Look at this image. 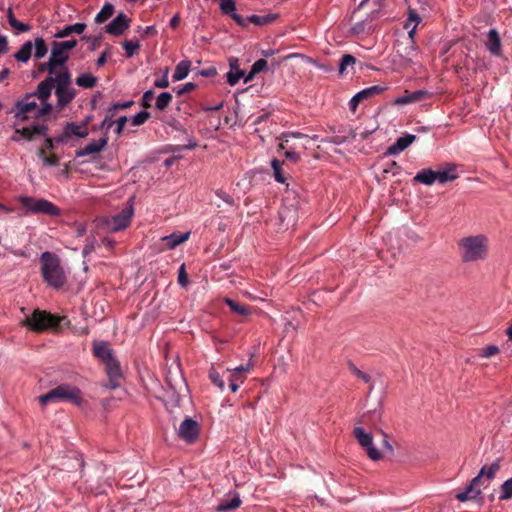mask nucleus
<instances>
[{"mask_svg": "<svg viewBox=\"0 0 512 512\" xmlns=\"http://www.w3.org/2000/svg\"><path fill=\"white\" fill-rule=\"evenodd\" d=\"M52 81L51 76L47 77L38 84L35 92L26 94L16 102L13 111L17 124L31 118H41L51 112L52 105L48 100L52 91Z\"/></svg>", "mask_w": 512, "mask_h": 512, "instance_id": "1", "label": "nucleus"}, {"mask_svg": "<svg viewBox=\"0 0 512 512\" xmlns=\"http://www.w3.org/2000/svg\"><path fill=\"white\" fill-rule=\"evenodd\" d=\"M461 260L464 263L482 262L489 256V238L485 234H474L458 242Z\"/></svg>", "mask_w": 512, "mask_h": 512, "instance_id": "2", "label": "nucleus"}, {"mask_svg": "<svg viewBox=\"0 0 512 512\" xmlns=\"http://www.w3.org/2000/svg\"><path fill=\"white\" fill-rule=\"evenodd\" d=\"M40 261L44 280L54 288L62 287L66 277L60 266L59 258L51 252H44L41 254Z\"/></svg>", "mask_w": 512, "mask_h": 512, "instance_id": "3", "label": "nucleus"}, {"mask_svg": "<svg viewBox=\"0 0 512 512\" xmlns=\"http://www.w3.org/2000/svg\"><path fill=\"white\" fill-rule=\"evenodd\" d=\"M41 404L59 402H71L75 405H80L82 402V394L78 387L71 384H61L51 389L44 395L39 397Z\"/></svg>", "mask_w": 512, "mask_h": 512, "instance_id": "4", "label": "nucleus"}, {"mask_svg": "<svg viewBox=\"0 0 512 512\" xmlns=\"http://www.w3.org/2000/svg\"><path fill=\"white\" fill-rule=\"evenodd\" d=\"M89 135V128L87 121L82 122H67L62 131L57 135V143L64 145L72 144L73 142L85 138Z\"/></svg>", "mask_w": 512, "mask_h": 512, "instance_id": "5", "label": "nucleus"}, {"mask_svg": "<svg viewBox=\"0 0 512 512\" xmlns=\"http://www.w3.org/2000/svg\"><path fill=\"white\" fill-rule=\"evenodd\" d=\"M23 324L33 331L55 328L60 324V318L41 310H35L23 320Z\"/></svg>", "mask_w": 512, "mask_h": 512, "instance_id": "6", "label": "nucleus"}, {"mask_svg": "<svg viewBox=\"0 0 512 512\" xmlns=\"http://www.w3.org/2000/svg\"><path fill=\"white\" fill-rule=\"evenodd\" d=\"M18 200L30 213L49 216H58L60 214V209L46 199L21 196Z\"/></svg>", "mask_w": 512, "mask_h": 512, "instance_id": "7", "label": "nucleus"}, {"mask_svg": "<svg viewBox=\"0 0 512 512\" xmlns=\"http://www.w3.org/2000/svg\"><path fill=\"white\" fill-rule=\"evenodd\" d=\"M134 215L132 203L126 206L119 213L108 217L104 220V224L108 231L117 232L126 229Z\"/></svg>", "mask_w": 512, "mask_h": 512, "instance_id": "8", "label": "nucleus"}, {"mask_svg": "<svg viewBox=\"0 0 512 512\" xmlns=\"http://www.w3.org/2000/svg\"><path fill=\"white\" fill-rule=\"evenodd\" d=\"M69 58V52L66 51L58 41H54L51 45V55L49 57L48 62L43 64L42 69H46L49 74L52 76V74L56 73V69L58 67L64 66L66 61Z\"/></svg>", "mask_w": 512, "mask_h": 512, "instance_id": "9", "label": "nucleus"}, {"mask_svg": "<svg viewBox=\"0 0 512 512\" xmlns=\"http://www.w3.org/2000/svg\"><path fill=\"white\" fill-rule=\"evenodd\" d=\"M416 32V25H412V28L408 31V42L404 47L397 49V55L400 58V65L403 68H407L414 63L415 58L418 55V51L414 42V35Z\"/></svg>", "mask_w": 512, "mask_h": 512, "instance_id": "10", "label": "nucleus"}, {"mask_svg": "<svg viewBox=\"0 0 512 512\" xmlns=\"http://www.w3.org/2000/svg\"><path fill=\"white\" fill-rule=\"evenodd\" d=\"M353 435L358 443L366 450L368 457L377 461L381 459V452L374 446L372 435L366 432L362 427H355Z\"/></svg>", "mask_w": 512, "mask_h": 512, "instance_id": "11", "label": "nucleus"}, {"mask_svg": "<svg viewBox=\"0 0 512 512\" xmlns=\"http://www.w3.org/2000/svg\"><path fill=\"white\" fill-rule=\"evenodd\" d=\"M47 126L43 124H33L23 128L16 127L11 141L21 142L22 140L30 141L36 136L46 135Z\"/></svg>", "mask_w": 512, "mask_h": 512, "instance_id": "12", "label": "nucleus"}, {"mask_svg": "<svg viewBox=\"0 0 512 512\" xmlns=\"http://www.w3.org/2000/svg\"><path fill=\"white\" fill-rule=\"evenodd\" d=\"M200 428L192 418L183 420L178 428V436L187 443H194L199 436Z\"/></svg>", "mask_w": 512, "mask_h": 512, "instance_id": "13", "label": "nucleus"}, {"mask_svg": "<svg viewBox=\"0 0 512 512\" xmlns=\"http://www.w3.org/2000/svg\"><path fill=\"white\" fill-rule=\"evenodd\" d=\"M294 138H308L307 135L302 133H287L284 134L281 138V142L279 144V148L281 150H285V157L292 161L297 162L299 160V154L295 151L298 146L295 144H291V140Z\"/></svg>", "mask_w": 512, "mask_h": 512, "instance_id": "14", "label": "nucleus"}, {"mask_svg": "<svg viewBox=\"0 0 512 512\" xmlns=\"http://www.w3.org/2000/svg\"><path fill=\"white\" fill-rule=\"evenodd\" d=\"M385 90L384 87L379 85H374L368 88H365L358 93H356L349 101V109L352 112H355L359 103L363 100L369 99L375 95L382 93Z\"/></svg>", "mask_w": 512, "mask_h": 512, "instance_id": "15", "label": "nucleus"}, {"mask_svg": "<svg viewBox=\"0 0 512 512\" xmlns=\"http://www.w3.org/2000/svg\"><path fill=\"white\" fill-rule=\"evenodd\" d=\"M431 97V93L427 90H417L414 92L405 91V93L394 100V104L398 106L407 105L424 101Z\"/></svg>", "mask_w": 512, "mask_h": 512, "instance_id": "16", "label": "nucleus"}, {"mask_svg": "<svg viewBox=\"0 0 512 512\" xmlns=\"http://www.w3.org/2000/svg\"><path fill=\"white\" fill-rule=\"evenodd\" d=\"M130 26V19L123 13L118 14L107 26L106 32L110 35H121Z\"/></svg>", "mask_w": 512, "mask_h": 512, "instance_id": "17", "label": "nucleus"}, {"mask_svg": "<svg viewBox=\"0 0 512 512\" xmlns=\"http://www.w3.org/2000/svg\"><path fill=\"white\" fill-rule=\"evenodd\" d=\"M55 95L57 97V109H62L68 105L75 97V90L72 87L56 86Z\"/></svg>", "mask_w": 512, "mask_h": 512, "instance_id": "18", "label": "nucleus"}, {"mask_svg": "<svg viewBox=\"0 0 512 512\" xmlns=\"http://www.w3.org/2000/svg\"><path fill=\"white\" fill-rule=\"evenodd\" d=\"M107 145V138L93 140L82 149L76 151V157L81 158L101 152Z\"/></svg>", "mask_w": 512, "mask_h": 512, "instance_id": "19", "label": "nucleus"}, {"mask_svg": "<svg viewBox=\"0 0 512 512\" xmlns=\"http://www.w3.org/2000/svg\"><path fill=\"white\" fill-rule=\"evenodd\" d=\"M416 139V136L413 134H405L402 137H399L394 144L388 147L387 153L389 155L396 156L408 148Z\"/></svg>", "mask_w": 512, "mask_h": 512, "instance_id": "20", "label": "nucleus"}, {"mask_svg": "<svg viewBox=\"0 0 512 512\" xmlns=\"http://www.w3.org/2000/svg\"><path fill=\"white\" fill-rule=\"evenodd\" d=\"M93 354L103 363L114 357L112 349L104 341H95L93 343Z\"/></svg>", "mask_w": 512, "mask_h": 512, "instance_id": "21", "label": "nucleus"}, {"mask_svg": "<svg viewBox=\"0 0 512 512\" xmlns=\"http://www.w3.org/2000/svg\"><path fill=\"white\" fill-rule=\"evenodd\" d=\"M373 30H374L373 17L369 15L365 19H363L359 22H356L351 27L350 31L355 36H361V35L370 34Z\"/></svg>", "mask_w": 512, "mask_h": 512, "instance_id": "22", "label": "nucleus"}, {"mask_svg": "<svg viewBox=\"0 0 512 512\" xmlns=\"http://www.w3.org/2000/svg\"><path fill=\"white\" fill-rule=\"evenodd\" d=\"M458 177L456 168L454 165H447L441 170L435 171L436 182L439 184H444L450 181L455 180Z\"/></svg>", "mask_w": 512, "mask_h": 512, "instance_id": "23", "label": "nucleus"}, {"mask_svg": "<svg viewBox=\"0 0 512 512\" xmlns=\"http://www.w3.org/2000/svg\"><path fill=\"white\" fill-rule=\"evenodd\" d=\"M86 29V24L79 22L72 25H67L61 29H58L54 34L57 39H62L70 36L71 34H82Z\"/></svg>", "mask_w": 512, "mask_h": 512, "instance_id": "24", "label": "nucleus"}, {"mask_svg": "<svg viewBox=\"0 0 512 512\" xmlns=\"http://www.w3.org/2000/svg\"><path fill=\"white\" fill-rule=\"evenodd\" d=\"M190 237V232L185 233H173L168 236H164L161 238L162 242L165 243V246L172 250L176 248L178 245L187 241Z\"/></svg>", "mask_w": 512, "mask_h": 512, "instance_id": "25", "label": "nucleus"}, {"mask_svg": "<svg viewBox=\"0 0 512 512\" xmlns=\"http://www.w3.org/2000/svg\"><path fill=\"white\" fill-rule=\"evenodd\" d=\"M479 482V476L473 478L471 483L466 487L463 492H460L456 495V498L460 502H465L467 500L473 499L480 494L479 489H475V485Z\"/></svg>", "mask_w": 512, "mask_h": 512, "instance_id": "26", "label": "nucleus"}, {"mask_svg": "<svg viewBox=\"0 0 512 512\" xmlns=\"http://www.w3.org/2000/svg\"><path fill=\"white\" fill-rule=\"evenodd\" d=\"M487 48L490 53L495 56H499L501 54V42L495 29H491L488 33Z\"/></svg>", "mask_w": 512, "mask_h": 512, "instance_id": "27", "label": "nucleus"}, {"mask_svg": "<svg viewBox=\"0 0 512 512\" xmlns=\"http://www.w3.org/2000/svg\"><path fill=\"white\" fill-rule=\"evenodd\" d=\"M244 76V72L238 67L237 65V59H231L230 60V70L227 73V82L234 86L236 85L239 80Z\"/></svg>", "mask_w": 512, "mask_h": 512, "instance_id": "28", "label": "nucleus"}, {"mask_svg": "<svg viewBox=\"0 0 512 512\" xmlns=\"http://www.w3.org/2000/svg\"><path fill=\"white\" fill-rule=\"evenodd\" d=\"M414 181L431 186L436 183L435 171L432 169H422L413 178Z\"/></svg>", "mask_w": 512, "mask_h": 512, "instance_id": "29", "label": "nucleus"}, {"mask_svg": "<svg viewBox=\"0 0 512 512\" xmlns=\"http://www.w3.org/2000/svg\"><path fill=\"white\" fill-rule=\"evenodd\" d=\"M33 51V42L32 41H26L22 44L20 49L14 54V58L22 63H27L29 59L31 58Z\"/></svg>", "mask_w": 512, "mask_h": 512, "instance_id": "30", "label": "nucleus"}, {"mask_svg": "<svg viewBox=\"0 0 512 512\" xmlns=\"http://www.w3.org/2000/svg\"><path fill=\"white\" fill-rule=\"evenodd\" d=\"M54 75L55 77H52V86L56 84V86L71 87V76L67 68L62 66L61 70L59 72L56 71Z\"/></svg>", "mask_w": 512, "mask_h": 512, "instance_id": "31", "label": "nucleus"}, {"mask_svg": "<svg viewBox=\"0 0 512 512\" xmlns=\"http://www.w3.org/2000/svg\"><path fill=\"white\" fill-rule=\"evenodd\" d=\"M7 19L9 25L16 31L17 34L28 32L31 29L30 25L22 23L16 19L12 8H8L7 10Z\"/></svg>", "mask_w": 512, "mask_h": 512, "instance_id": "32", "label": "nucleus"}, {"mask_svg": "<svg viewBox=\"0 0 512 512\" xmlns=\"http://www.w3.org/2000/svg\"><path fill=\"white\" fill-rule=\"evenodd\" d=\"M191 62L188 60H183L179 62L175 68L173 73V81H181L185 79L190 71Z\"/></svg>", "mask_w": 512, "mask_h": 512, "instance_id": "33", "label": "nucleus"}, {"mask_svg": "<svg viewBox=\"0 0 512 512\" xmlns=\"http://www.w3.org/2000/svg\"><path fill=\"white\" fill-rule=\"evenodd\" d=\"M109 378H121L122 372L118 360L113 357L104 363Z\"/></svg>", "mask_w": 512, "mask_h": 512, "instance_id": "34", "label": "nucleus"}, {"mask_svg": "<svg viewBox=\"0 0 512 512\" xmlns=\"http://www.w3.org/2000/svg\"><path fill=\"white\" fill-rule=\"evenodd\" d=\"M34 57L42 59L48 52V46L42 37H36L33 43Z\"/></svg>", "mask_w": 512, "mask_h": 512, "instance_id": "35", "label": "nucleus"}, {"mask_svg": "<svg viewBox=\"0 0 512 512\" xmlns=\"http://www.w3.org/2000/svg\"><path fill=\"white\" fill-rule=\"evenodd\" d=\"M277 18V14L250 15L247 20L255 25L262 26L272 23Z\"/></svg>", "mask_w": 512, "mask_h": 512, "instance_id": "36", "label": "nucleus"}, {"mask_svg": "<svg viewBox=\"0 0 512 512\" xmlns=\"http://www.w3.org/2000/svg\"><path fill=\"white\" fill-rule=\"evenodd\" d=\"M241 500L238 495H235L231 500L229 501H222L217 507V512H227L229 510L236 509L240 506Z\"/></svg>", "mask_w": 512, "mask_h": 512, "instance_id": "37", "label": "nucleus"}, {"mask_svg": "<svg viewBox=\"0 0 512 512\" xmlns=\"http://www.w3.org/2000/svg\"><path fill=\"white\" fill-rule=\"evenodd\" d=\"M114 13V6L110 3L104 4V6L101 8V10L98 12V14L95 17L96 23H104L106 20H108Z\"/></svg>", "mask_w": 512, "mask_h": 512, "instance_id": "38", "label": "nucleus"}, {"mask_svg": "<svg viewBox=\"0 0 512 512\" xmlns=\"http://www.w3.org/2000/svg\"><path fill=\"white\" fill-rule=\"evenodd\" d=\"M96 82L97 78L89 73H83L76 78V84L83 88H92Z\"/></svg>", "mask_w": 512, "mask_h": 512, "instance_id": "39", "label": "nucleus"}, {"mask_svg": "<svg viewBox=\"0 0 512 512\" xmlns=\"http://www.w3.org/2000/svg\"><path fill=\"white\" fill-rule=\"evenodd\" d=\"M225 303L228 305V307L233 311L234 313L241 315V316H247L250 314V310L247 306L241 305L238 302L226 298Z\"/></svg>", "mask_w": 512, "mask_h": 512, "instance_id": "40", "label": "nucleus"}, {"mask_svg": "<svg viewBox=\"0 0 512 512\" xmlns=\"http://www.w3.org/2000/svg\"><path fill=\"white\" fill-rule=\"evenodd\" d=\"M283 162H280L278 159L274 158L271 160V167L273 169L274 179L278 183H285L286 178L284 177L282 170Z\"/></svg>", "mask_w": 512, "mask_h": 512, "instance_id": "41", "label": "nucleus"}, {"mask_svg": "<svg viewBox=\"0 0 512 512\" xmlns=\"http://www.w3.org/2000/svg\"><path fill=\"white\" fill-rule=\"evenodd\" d=\"M172 101V95L169 92H162L158 95L155 103L156 109L165 110Z\"/></svg>", "mask_w": 512, "mask_h": 512, "instance_id": "42", "label": "nucleus"}, {"mask_svg": "<svg viewBox=\"0 0 512 512\" xmlns=\"http://www.w3.org/2000/svg\"><path fill=\"white\" fill-rule=\"evenodd\" d=\"M512 498V477L504 481L500 487L499 500H509Z\"/></svg>", "mask_w": 512, "mask_h": 512, "instance_id": "43", "label": "nucleus"}, {"mask_svg": "<svg viewBox=\"0 0 512 512\" xmlns=\"http://www.w3.org/2000/svg\"><path fill=\"white\" fill-rule=\"evenodd\" d=\"M500 469L499 462H493L490 466H483L478 474L479 478L481 476H486L488 479H493Z\"/></svg>", "mask_w": 512, "mask_h": 512, "instance_id": "44", "label": "nucleus"}, {"mask_svg": "<svg viewBox=\"0 0 512 512\" xmlns=\"http://www.w3.org/2000/svg\"><path fill=\"white\" fill-rule=\"evenodd\" d=\"M209 379L212 383L217 386L221 391L225 388V383L221 378L220 374L216 371L214 367H211L209 370Z\"/></svg>", "mask_w": 512, "mask_h": 512, "instance_id": "45", "label": "nucleus"}, {"mask_svg": "<svg viewBox=\"0 0 512 512\" xmlns=\"http://www.w3.org/2000/svg\"><path fill=\"white\" fill-rule=\"evenodd\" d=\"M140 48L138 41H125L123 42V49L126 52V57L131 58L135 52Z\"/></svg>", "mask_w": 512, "mask_h": 512, "instance_id": "46", "label": "nucleus"}, {"mask_svg": "<svg viewBox=\"0 0 512 512\" xmlns=\"http://www.w3.org/2000/svg\"><path fill=\"white\" fill-rule=\"evenodd\" d=\"M220 10L223 14L230 15L236 10L235 0H220Z\"/></svg>", "mask_w": 512, "mask_h": 512, "instance_id": "47", "label": "nucleus"}, {"mask_svg": "<svg viewBox=\"0 0 512 512\" xmlns=\"http://www.w3.org/2000/svg\"><path fill=\"white\" fill-rule=\"evenodd\" d=\"M356 63V58L350 54L343 55L340 65L339 72L342 74L348 66H352Z\"/></svg>", "mask_w": 512, "mask_h": 512, "instance_id": "48", "label": "nucleus"}, {"mask_svg": "<svg viewBox=\"0 0 512 512\" xmlns=\"http://www.w3.org/2000/svg\"><path fill=\"white\" fill-rule=\"evenodd\" d=\"M150 114L143 110V111H140L139 113H137L136 115H134L132 117V125L133 126H139V125H142L143 123H145L148 118H149Z\"/></svg>", "mask_w": 512, "mask_h": 512, "instance_id": "49", "label": "nucleus"}, {"mask_svg": "<svg viewBox=\"0 0 512 512\" xmlns=\"http://www.w3.org/2000/svg\"><path fill=\"white\" fill-rule=\"evenodd\" d=\"M420 21H421V18L417 14V12L412 10V9H409V11H408V19H407V22L405 24V28L409 31L412 28V26L410 27L411 23H413V25L417 26Z\"/></svg>", "mask_w": 512, "mask_h": 512, "instance_id": "50", "label": "nucleus"}, {"mask_svg": "<svg viewBox=\"0 0 512 512\" xmlns=\"http://www.w3.org/2000/svg\"><path fill=\"white\" fill-rule=\"evenodd\" d=\"M39 156L42 159L43 164L46 166L58 165L59 159L56 156H47L43 150L39 151Z\"/></svg>", "mask_w": 512, "mask_h": 512, "instance_id": "51", "label": "nucleus"}, {"mask_svg": "<svg viewBox=\"0 0 512 512\" xmlns=\"http://www.w3.org/2000/svg\"><path fill=\"white\" fill-rule=\"evenodd\" d=\"M267 68V61L264 59H259L251 67V74L255 75L264 71Z\"/></svg>", "mask_w": 512, "mask_h": 512, "instance_id": "52", "label": "nucleus"}, {"mask_svg": "<svg viewBox=\"0 0 512 512\" xmlns=\"http://www.w3.org/2000/svg\"><path fill=\"white\" fill-rule=\"evenodd\" d=\"M252 369V363L251 360L248 361L245 365H240L235 368H228L227 371L231 372L232 374L236 375L239 373H246L249 372Z\"/></svg>", "mask_w": 512, "mask_h": 512, "instance_id": "53", "label": "nucleus"}, {"mask_svg": "<svg viewBox=\"0 0 512 512\" xmlns=\"http://www.w3.org/2000/svg\"><path fill=\"white\" fill-rule=\"evenodd\" d=\"M168 72H169V70H168V68H166L163 76L155 80V82H154L155 87L167 88L169 86Z\"/></svg>", "mask_w": 512, "mask_h": 512, "instance_id": "54", "label": "nucleus"}, {"mask_svg": "<svg viewBox=\"0 0 512 512\" xmlns=\"http://www.w3.org/2000/svg\"><path fill=\"white\" fill-rule=\"evenodd\" d=\"M178 283L182 287H186L188 285V278L185 270V265L182 264L178 271Z\"/></svg>", "mask_w": 512, "mask_h": 512, "instance_id": "55", "label": "nucleus"}, {"mask_svg": "<svg viewBox=\"0 0 512 512\" xmlns=\"http://www.w3.org/2000/svg\"><path fill=\"white\" fill-rule=\"evenodd\" d=\"M498 352H499V348L497 346L489 345L483 349L481 356L484 358H490V357L496 355Z\"/></svg>", "mask_w": 512, "mask_h": 512, "instance_id": "56", "label": "nucleus"}, {"mask_svg": "<svg viewBox=\"0 0 512 512\" xmlns=\"http://www.w3.org/2000/svg\"><path fill=\"white\" fill-rule=\"evenodd\" d=\"M215 195L218 198H220L222 201L227 203L228 205H233V202H234L233 197L230 194L226 193L225 191H223V190H216L215 191Z\"/></svg>", "mask_w": 512, "mask_h": 512, "instance_id": "57", "label": "nucleus"}, {"mask_svg": "<svg viewBox=\"0 0 512 512\" xmlns=\"http://www.w3.org/2000/svg\"><path fill=\"white\" fill-rule=\"evenodd\" d=\"M9 50L8 38L0 33V56Z\"/></svg>", "mask_w": 512, "mask_h": 512, "instance_id": "58", "label": "nucleus"}, {"mask_svg": "<svg viewBox=\"0 0 512 512\" xmlns=\"http://www.w3.org/2000/svg\"><path fill=\"white\" fill-rule=\"evenodd\" d=\"M57 140V135L55 137H46L45 139V145L48 149H55L57 148L58 146H63L64 144H61V143H57L56 142Z\"/></svg>", "mask_w": 512, "mask_h": 512, "instance_id": "59", "label": "nucleus"}, {"mask_svg": "<svg viewBox=\"0 0 512 512\" xmlns=\"http://www.w3.org/2000/svg\"><path fill=\"white\" fill-rule=\"evenodd\" d=\"M60 45L68 52H70L77 45L76 39L66 40V41H58Z\"/></svg>", "mask_w": 512, "mask_h": 512, "instance_id": "60", "label": "nucleus"}, {"mask_svg": "<svg viewBox=\"0 0 512 512\" xmlns=\"http://www.w3.org/2000/svg\"><path fill=\"white\" fill-rule=\"evenodd\" d=\"M237 381H240L241 383L243 382V380L240 379L238 376L232 374L231 378L229 379V387L233 393H235L239 388Z\"/></svg>", "mask_w": 512, "mask_h": 512, "instance_id": "61", "label": "nucleus"}, {"mask_svg": "<svg viewBox=\"0 0 512 512\" xmlns=\"http://www.w3.org/2000/svg\"><path fill=\"white\" fill-rule=\"evenodd\" d=\"M153 97H154V92L152 90L146 91L143 94V97H142V104H143V106L149 107L150 106V102L152 101Z\"/></svg>", "mask_w": 512, "mask_h": 512, "instance_id": "62", "label": "nucleus"}, {"mask_svg": "<svg viewBox=\"0 0 512 512\" xmlns=\"http://www.w3.org/2000/svg\"><path fill=\"white\" fill-rule=\"evenodd\" d=\"M95 243H96V240L94 238L87 240V243H86V245L84 246V249H83V255L84 256L88 255L89 253H91L94 250Z\"/></svg>", "mask_w": 512, "mask_h": 512, "instance_id": "63", "label": "nucleus"}, {"mask_svg": "<svg viewBox=\"0 0 512 512\" xmlns=\"http://www.w3.org/2000/svg\"><path fill=\"white\" fill-rule=\"evenodd\" d=\"M127 122V117L126 116H121L119 117L117 120H116V124H117V130H116V133L117 134H120L122 129L124 128L125 124Z\"/></svg>", "mask_w": 512, "mask_h": 512, "instance_id": "64", "label": "nucleus"}]
</instances>
